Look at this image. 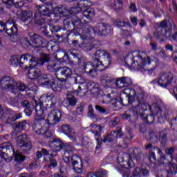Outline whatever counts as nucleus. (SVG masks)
<instances>
[{
    "instance_id": "f257e3e1",
    "label": "nucleus",
    "mask_w": 177,
    "mask_h": 177,
    "mask_svg": "<svg viewBox=\"0 0 177 177\" xmlns=\"http://www.w3.org/2000/svg\"><path fill=\"white\" fill-rule=\"evenodd\" d=\"M63 24L64 27H70V24L73 25V29L69 30L68 35L71 34L73 35H80V37H84L86 39H93L96 35V30H95L94 27L84 24L81 18L75 15L66 18Z\"/></svg>"
},
{
    "instance_id": "f03ea898",
    "label": "nucleus",
    "mask_w": 177,
    "mask_h": 177,
    "mask_svg": "<svg viewBox=\"0 0 177 177\" xmlns=\"http://www.w3.org/2000/svg\"><path fill=\"white\" fill-rule=\"evenodd\" d=\"M38 64L35 63V65L31 66V64L29 66V69L28 71V75L30 80H37V78H41L43 80L41 85H46L48 88H50L53 92H61L62 91V84H59L56 81V77L52 74H41V70L37 68Z\"/></svg>"
},
{
    "instance_id": "7ed1b4c3",
    "label": "nucleus",
    "mask_w": 177,
    "mask_h": 177,
    "mask_svg": "<svg viewBox=\"0 0 177 177\" xmlns=\"http://www.w3.org/2000/svg\"><path fill=\"white\" fill-rule=\"evenodd\" d=\"M138 106L136 107V111L134 114L135 117H138L140 114V117L143 120L146 124H153L154 122L156 114L151 111V114L147 115L145 111H147V109L150 110L151 105H149V103L146 101L147 97L143 93H139L138 95Z\"/></svg>"
},
{
    "instance_id": "20e7f679",
    "label": "nucleus",
    "mask_w": 177,
    "mask_h": 177,
    "mask_svg": "<svg viewBox=\"0 0 177 177\" xmlns=\"http://www.w3.org/2000/svg\"><path fill=\"white\" fill-rule=\"evenodd\" d=\"M150 64L151 63V59L150 57L146 58H143L140 54L137 55L136 56L133 57V58H128L125 59V64L129 67L131 68H134V70H140V71H148L149 74L153 73L154 68H151L149 69L146 68V64Z\"/></svg>"
},
{
    "instance_id": "39448f33",
    "label": "nucleus",
    "mask_w": 177,
    "mask_h": 177,
    "mask_svg": "<svg viewBox=\"0 0 177 177\" xmlns=\"http://www.w3.org/2000/svg\"><path fill=\"white\" fill-rule=\"evenodd\" d=\"M69 56L72 59V63L74 64H78V66H82L83 67V70L84 72L88 73L91 71L93 68H95L96 66L95 65V59L92 62H86L84 60V55L81 51L77 49L71 50L68 52Z\"/></svg>"
},
{
    "instance_id": "423d86ee",
    "label": "nucleus",
    "mask_w": 177,
    "mask_h": 177,
    "mask_svg": "<svg viewBox=\"0 0 177 177\" xmlns=\"http://www.w3.org/2000/svg\"><path fill=\"white\" fill-rule=\"evenodd\" d=\"M149 110L153 114H155V115H157V114L160 113V115L158 118V121L160 124H164L165 121L168 120L169 113L168 109H166V108L164 107L162 101L159 100L153 103L151 106H149Z\"/></svg>"
},
{
    "instance_id": "0eeeda50",
    "label": "nucleus",
    "mask_w": 177,
    "mask_h": 177,
    "mask_svg": "<svg viewBox=\"0 0 177 177\" xmlns=\"http://www.w3.org/2000/svg\"><path fill=\"white\" fill-rule=\"evenodd\" d=\"M0 149H1V150L4 151H6L8 154H12V156H14V161H15V162H21V164L24 162V160H26V156L20 153L19 151L15 152L13 145H12L10 142H3L1 144Z\"/></svg>"
},
{
    "instance_id": "6e6552de",
    "label": "nucleus",
    "mask_w": 177,
    "mask_h": 177,
    "mask_svg": "<svg viewBox=\"0 0 177 177\" xmlns=\"http://www.w3.org/2000/svg\"><path fill=\"white\" fill-rule=\"evenodd\" d=\"M9 37L16 35L17 34V25L13 20H9L6 24L5 22L0 21V32L5 31Z\"/></svg>"
},
{
    "instance_id": "1a4fd4ad",
    "label": "nucleus",
    "mask_w": 177,
    "mask_h": 177,
    "mask_svg": "<svg viewBox=\"0 0 177 177\" xmlns=\"http://www.w3.org/2000/svg\"><path fill=\"white\" fill-rule=\"evenodd\" d=\"M73 70L67 66L57 68V78L60 82H67L68 78H71Z\"/></svg>"
},
{
    "instance_id": "9d476101",
    "label": "nucleus",
    "mask_w": 177,
    "mask_h": 177,
    "mask_svg": "<svg viewBox=\"0 0 177 177\" xmlns=\"http://www.w3.org/2000/svg\"><path fill=\"white\" fill-rule=\"evenodd\" d=\"M51 59L50 55L41 52H36L32 55L33 63L39 66H43L45 63H50Z\"/></svg>"
},
{
    "instance_id": "9b49d317",
    "label": "nucleus",
    "mask_w": 177,
    "mask_h": 177,
    "mask_svg": "<svg viewBox=\"0 0 177 177\" xmlns=\"http://www.w3.org/2000/svg\"><path fill=\"white\" fill-rule=\"evenodd\" d=\"M28 37H29V45L33 48H42V45L46 42L44 37L34 32H29Z\"/></svg>"
},
{
    "instance_id": "f8f14e48",
    "label": "nucleus",
    "mask_w": 177,
    "mask_h": 177,
    "mask_svg": "<svg viewBox=\"0 0 177 177\" xmlns=\"http://www.w3.org/2000/svg\"><path fill=\"white\" fill-rule=\"evenodd\" d=\"M94 64L97 71H104V70H107L111 64V55L109 53L102 61L99 59H94Z\"/></svg>"
},
{
    "instance_id": "ddd939ff",
    "label": "nucleus",
    "mask_w": 177,
    "mask_h": 177,
    "mask_svg": "<svg viewBox=\"0 0 177 177\" xmlns=\"http://www.w3.org/2000/svg\"><path fill=\"white\" fill-rule=\"evenodd\" d=\"M0 85L3 89L15 91L17 86V82L10 76H3L0 80Z\"/></svg>"
},
{
    "instance_id": "4468645a",
    "label": "nucleus",
    "mask_w": 177,
    "mask_h": 177,
    "mask_svg": "<svg viewBox=\"0 0 177 177\" xmlns=\"http://www.w3.org/2000/svg\"><path fill=\"white\" fill-rule=\"evenodd\" d=\"M174 74L171 72L163 73L158 80V84L162 88H168L172 85Z\"/></svg>"
},
{
    "instance_id": "2eb2a0df",
    "label": "nucleus",
    "mask_w": 177,
    "mask_h": 177,
    "mask_svg": "<svg viewBox=\"0 0 177 177\" xmlns=\"http://www.w3.org/2000/svg\"><path fill=\"white\" fill-rule=\"evenodd\" d=\"M142 150L138 148H133L131 149L130 153H129V160L127 162V165L129 168H133L135 167V163L132 158H135L137 161H140L142 160Z\"/></svg>"
},
{
    "instance_id": "dca6fc26",
    "label": "nucleus",
    "mask_w": 177,
    "mask_h": 177,
    "mask_svg": "<svg viewBox=\"0 0 177 177\" xmlns=\"http://www.w3.org/2000/svg\"><path fill=\"white\" fill-rule=\"evenodd\" d=\"M46 124V120H45V117L36 116L34 123L32 124V129L37 135H41L44 133V130L45 127L44 125Z\"/></svg>"
},
{
    "instance_id": "f3484780",
    "label": "nucleus",
    "mask_w": 177,
    "mask_h": 177,
    "mask_svg": "<svg viewBox=\"0 0 177 177\" xmlns=\"http://www.w3.org/2000/svg\"><path fill=\"white\" fill-rule=\"evenodd\" d=\"M71 165L73 167L74 172L82 174V171H84V162H82L81 157L77 155L72 156V164Z\"/></svg>"
},
{
    "instance_id": "a211bd4d",
    "label": "nucleus",
    "mask_w": 177,
    "mask_h": 177,
    "mask_svg": "<svg viewBox=\"0 0 177 177\" xmlns=\"http://www.w3.org/2000/svg\"><path fill=\"white\" fill-rule=\"evenodd\" d=\"M171 34H172L171 28L165 30H162L161 28H156V31L153 32V36L156 39H158L159 42H164L167 38L171 37Z\"/></svg>"
},
{
    "instance_id": "6ab92c4d",
    "label": "nucleus",
    "mask_w": 177,
    "mask_h": 177,
    "mask_svg": "<svg viewBox=\"0 0 177 177\" xmlns=\"http://www.w3.org/2000/svg\"><path fill=\"white\" fill-rule=\"evenodd\" d=\"M43 101L46 108L55 109L56 107V103H57V98L52 93H48L43 97Z\"/></svg>"
},
{
    "instance_id": "aec40b11",
    "label": "nucleus",
    "mask_w": 177,
    "mask_h": 177,
    "mask_svg": "<svg viewBox=\"0 0 177 177\" xmlns=\"http://www.w3.org/2000/svg\"><path fill=\"white\" fill-rule=\"evenodd\" d=\"M62 118V111L59 109H54L48 113L47 119L49 125H56Z\"/></svg>"
},
{
    "instance_id": "412c9836",
    "label": "nucleus",
    "mask_w": 177,
    "mask_h": 177,
    "mask_svg": "<svg viewBox=\"0 0 177 177\" xmlns=\"http://www.w3.org/2000/svg\"><path fill=\"white\" fill-rule=\"evenodd\" d=\"M125 155L123 153H118L117 160L119 162V166H118V169L120 174H123L124 177H129L130 171L129 167L127 168L124 165H121V162H124V156Z\"/></svg>"
},
{
    "instance_id": "4be33fe9",
    "label": "nucleus",
    "mask_w": 177,
    "mask_h": 177,
    "mask_svg": "<svg viewBox=\"0 0 177 177\" xmlns=\"http://www.w3.org/2000/svg\"><path fill=\"white\" fill-rule=\"evenodd\" d=\"M111 26L108 24L100 23L97 28V32L100 37H106L109 34H111Z\"/></svg>"
},
{
    "instance_id": "5701e85b",
    "label": "nucleus",
    "mask_w": 177,
    "mask_h": 177,
    "mask_svg": "<svg viewBox=\"0 0 177 177\" xmlns=\"http://www.w3.org/2000/svg\"><path fill=\"white\" fill-rule=\"evenodd\" d=\"M31 63V64H34V61L32 60V55L30 54H25L22 55L20 57L19 62L18 64V66L21 67V68H24L26 70L27 68V63Z\"/></svg>"
},
{
    "instance_id": "b1692460",
    "label": "nucleus",
    "mask_w": 177,
    "mask_h": 177,
    "mask_svg": "<svg viewBox=\"0 0 177 177\" xmlns=\"http://www.w3.org/2000/svg\"><path fill=\"white\" fill-rule=\"evenodd\" d=\"M115 85L118 88H126L132 85V79L128 77H122L115 80Z\"/></svg>"
},
{
    "instance_id": "393cba45",
    "label": "nucleus",
    "mask_w": 177,
    "mask_h": 177,
    "mask_svg": "<svg viewBox=\"0 0 177 177\" xmlns=\"http://www.w3.org/2000/svg\"><path fill=\"white\" fill-rule=\"evenodd\" d=\"M121 104L124 106H127V104H131L133 106V109L134 111H136V106H138V98H137V104H136L135 101H132L126 93H124L120 97Z\"/></svg>"
},
{
    "instance_id": "a878e982",
    "label": "nucleus",
    "mask_w": 177,
    "mask_h": 177,
    "mask_svg": "<svg viewBox=\"0 0 177 177\" xmlns=\"http://www.w3.org/2000/svg\"><path fill=\"white\" fill-rule=\"evenodd\" d=\"M77 4L78 8L73 7L71 10V13L72 15H77V13L81 12V9H82V8H88V6H89V2L88 0H77Z\"/></svg>"
},
{
    "instance_id": "bb28decb",
    "label": "nucleus",
    "mask_w": 177,
    "mask_h": 177,
    "mask_svg": "<svg viewBox=\"0 0 177 177\" xmlns=\"http://www.w3.org/2000/svg\"><path fill=\"white\" fill-rule=\"evenodd\" d=\"M63 142L60 140V139H54L50 144V147L53 150V153L56 154L57 151H60L63 150Z\"/></svg>"
},
{
    "instance_id": "cd10ccee",
    "label": "nucleus",
    "mask_w": 177,
    "mask_h": 177,
    "mask_svg": "<svg viewBox=\"0 0 177 177\" xmlns=\"http://www.w3.org/2000/svg\"><path fill=\"white\" fill-rule=\"evenodd\" d=\"M2 2L4 3L5 5H8V6L14 5L15 8L17 9H20V8L24 6V0H2Z\"/></svg>"
},
{
    "instance_id": "c85d7f7f",
    "label": "nucleus",
    "mask_w": 177,
    "mask_h": 177,
    "mask_svg": "<svg viewBox=\"0 0 177 177\" xmlns=\"http://www.w3.org/2000/svg\"><path fill=\"white\" fill-rule=\"evenodd\" d=\"M101 84L104 88H106L110 85V84H113V81H115L114 77H111L109 74H104L101 76Z\"/></svg>"
},
{
    "instance_id": "c756f323",
    "label": "nucleus",
    "mask_w": 177,
    "mask_h": 177,
    "mask_svg": "<svg viewBox=\"0 0 177 177\" xmlns=\"http://www.w3.org/2000/svg\"><path fill=\"white\" fill-rule=\"evenodd\" d=\"M27 124V120H24L22 122H16L12 125V128L15 130L14 133H12L13 138L17 136L15 134V132H20L24 129V127Z\"/></svg>"
},
{
    "instance_id": "7c9ffc66",
    "label": "nucleus",
    "mask_w": 177,
    "mask_h": 177,
    "mask_svg": "<svg viewBox=\"0 0 177 177\" xmlns=\"http://www.w3.org/2000/svg\"><path fill=\"white\" fill-rule=\"evenodd\" d=\"M156 153H158V154H162V151H161V149H160V148L158 147L152 148L151 152H150L149 156L148 157V159L151 164H156V162H157Z\"/></svg>"
},
{
    "instance_id": "2f4dec72",
    "label": "nucleus",
    "mask_w": 177,
    "mask_h": 177,
    "mask_svg": "<svg viewBox=\"0 0 177 177\" xmlns=\"http://www.w3.org/2000/svg\"><path fill=\"white\" fill-rule=\"evenodd\" d=\"M44 100L35 101L36 117H44Z\"/></svg>"
},
{
    "instance_id": "473e14b6",
    "label": "nucleus",
    "mask_w": 177,
    "mask_h": 177,
    "mask_svg": "<svg viewBox=\"0 0 177 177\" xmlns=\"http://www.w3.org/2000/svg\"><path fill=\"white\" fill-rule=\"evenodd\" d=\"M20 104L21 107H24V113L26 114L28 117H30L31 114H32V108H31L30 102L27 100H24L20 102Z\"/></svg>"
},
{
    "instance_id": "72a5a7b5",
    "label": "nucleus",
    "mask_w": 177,
    "mask_h": 177,
    "mask_svg": "<svg viewBox=\"0 0 177 177\" xmlns=\"http://www.w3.org/2000/svg\"><path fill=\"white\" fill-rule=\"evenodd\" d=\"M31 18H32V11L30 10H22L19 16L20 20L24 23L28 21Z\"/></svg>"
},
{
    "instance_id": "f704fd0d",
    "label": "nucleus",
    "mask_w": 177,
    "mask_h": 177,
    "mask_svg": "<svg viewBox=\"0 0 177 177\" xmlns=\"http://www.w3.org/2000/svg\"><path fill=\"white\" fill-rule=\"evenodd\" d=\"M91 127L94 128L95 131H91L93 133H94L95 136H97L96 138L97 142H101L102 140V134L100 133L103 130V127L102 126H99L97 124H91Z\"/></svg>"
},
{
    "instance_id": "c9c22d12",
    "label": "nucleus",
    "mask_w": 177,
    "mask_h": 177,
    "mask_svg": "<svg viewBox=\"0 0 177 177\" xmlns=\"http://www.w3.org/2000/svg\"><path fill=\"white\" fill-rule=\"evenodd\" d=\"M140 173L142 174L143 176H149V170L142 167L141 169L140 167H136L131 177H140Z\"/></svg>"
},
{
    "instance_id": "e433bc0d",
    "label": "nucleus",
    "mask_w": 177,
    "mask_h": 177,
    "mask_svg": "<svg viewBox=\"0 0 177 177\" xmlns=\"http://www.w3.org/2000/svg\"><path fill=\"white\" fill-rule=\"evenodd\" d=\"M167 135L168 130H163L160 133L159 142H160L162 147H165V146H167L168 142V138H167Z\"/></svg>"
},
{
    "instance_id": "4c0bfd02",
    "label": "nucleus",
    "mask_w": 177,
    "mask_h": 177,
    "mask_svg": "<svg viewBox=\"0 0 177 177\" xmlns=\"http://www.w3.org/2000/svg\"><path fill=\"white\" fill-rule=\"evenodd\" d=\"M87 117L91 120L95 119L96 121H100V120H102L100 116L95 113V110L93 109L92 104H90L88 106Z\"/></svg>"
},
{
    "instance_id": "58836bf2",
    "label": "nucleus",
    "mask_w": 177,
    "mask_h": 177,
    "mask_svg": "<svg viewBox=\"0 0 177 177\" xmlns=\"http://www.w3.org/2000/svg\"><path fill=\"white\" fill-rule=\"evenodd\" d=\"M43 33L45 37L47 38H53V30L52 29V24H47L46 26H42Z\"/></svg>"
},
{
    "instance_id": "ea45409f",
    "label": "nucleus",
    "mask_w": 177,
    "mask_h": 177,
    "mask_svg": "<svg viewBox=\"0 0 177 177\" xmlns=\"http://www.w3.org/2000/svg\"><path fill=\"white\" fill-rule=\"evenodd\" d=\"M34 19L36 24L41 26V27H44V26H46L48 24V23H46V18L42 17V16L38 15L37 12H35L34 15Z\"/></svg>"
},
{
    "instance_id": "a19ab883",
    "label": "nucleus",
    "mask_w": 177,
    "mask_h": 177,
    "mask_svg": "<svg viewBox=\"0 0 177 177\" xmlns=\"http://www.w3.org/2000/svg\"><path fill=\"white\" fill-rule=\"evenodd\" d=\"M55 13L52 14L54 17H57V19H60V15L62 16H66L67 15V9L65 7H57L55 10Z\"/></svg>"
},
{
    "instance_id": "79ce46f5",
    "label": "nucleus",
    "mask_w": 177,
    "mask_h": 177,
    "mask_svg": "<svg viewBox=\"0 0 177 177\" xmlns=\"http://www.w3.org/2000/svg\"><path fill=\"white\" fill-rule=\"evenodd\" d=\"M72 78L73 79L74 84H80V85H85V84H86V81L88 80V79H85L81 75L78 74L73 76Z\"/></svg>"
},
{
    "instance_id": "37998d69",
    "label": "nucleus",
    "mask_w": 177,
    "mask_h": 177,
    "mask_svg": "<svg viewBox=\"0 0 177 177\" xmlns=\"http://www.w3.org/2000/svg\"><path fill=\"white\" fill-rule=\"evenodd\" d=\"M123 93H125L126 95H127L131 100L132 102H135L134 99L135 96H136V91H135V89L127 88L124 89Z\"/></svg>"
},
{
    "instance_id": "c03bdc74",
    "label": "nucleus",
    "mask_w": 177,
    "mask_h": 177,
    "mask_svg": "<svg viewBox=\"0 0 177 177\" xmlns=\"http://www.w3.org/2000/svg\"><path fill=\"white\" fill-rule=\"evenodd\" d=\"M83 16L88 19V20H92V18L95 16V10L93 8H87L83 11Z\"/></svg>"
},
{
    "instance_id": "a18cd8bd",
    "label": "nucleus",
    "mask_w": 177,
    "mask_h": 177,
    "mask_svg": "<svg viewBox=\"0 0 177 177\" xmlns=\"http://www.w3.org/2000/svg\"><path fill=\"white\" fill-rule=\"evenodd\" d=\"M160 158L159 160V164L160 165H163L164 167H169V165L172 162V159H171L170 160L167 159V157L165 156V155L162 154H160Z\"/></svg>"
},
{
    "instance_id": "49530a36",
    "label": "nucleus",
    "mask_w": 177,
    "mask_h": 177,
    "mask_svg": "<svg viewBox=\"0 0 177 177\" xmlns=\"http://www.w3.org/2000/svg\"><path fill=\"white\" fill-rule=\"evenodd\" d=\"M4 151V150L0 149V164L2 162V158H3L6 162H10L12 161V156H8V153Z\"/></svg>"
},
{
    "instance_id": "de8ad7c7",
    "label": "nucleus",
    "mask_w": 177,
    "mask_h": 177,
    "mask_svg": "<svg viewBox=\"0 0 177 177\" xmlns=\"http://www.w3.org/2000/svg\"><path fill=\"white\" fill-rule=\"evenodd\" d=\"M149 140L151 142H157L158 140V136H157L156 132L153 130H150L145 136V138L147 140H149Z\"/></svg>"
},
{
    "instance_id": "09e8293b",
    "label": "nucleus",
    "mask_w": 177,
    "mask_h": 177,
    "mask_svg": "<svg viewBox=\"0 0 177 177\" xmlns=\"http://www.w3.org/2000/svg\"><path fill=\"white\" fill-rule=\"evenodd\" d=\"M108 54L109 53L104 50H97L94 53V59H99V60H102L105 56H107Z\"/></svg>"
},
{
    "instance_id": "8fccbe9b",
    "label": "nucleus",
    "mask_w": 177,
    "mask_h": 177,
    "mask_svg": "<svg viewBox=\"0 0 177 177\" xmlns=\"http://www.w3.org/2000/svg\"><path fill=\"white\" fill-rule=\"evenodd\" d=\"M19 147L24 153H28V151H30V150H31L32 148V144L30 142V141L28 140L25 143L22 144V145H21Z\"/></svg>"
},
{
    "instance_id": "3c124183",
    "label": "nucleus",
    "mask_w": 177,
    "mask_h": 177,
    "mask_svg": "<svg viewBox=\"0 0 177 177\" xmlns=\"http://www.w3.org/2000/svg\"><path fill=\"white\" fill-rule=\"evenodd\" d=\"M168 170L167 174L168 175H176L177 174V165L175 163L171 162V164L167 166Z\"/></svg>"
},
{
    "instance_id": "603ef678",
    "label": "nucleus",
    "mask_w": 177,
    "mask_h": 177,
    "mask_svg": "<svg viewBox=\"0 0 177 177\" xmlns=\"http://www.w3.org/2000/svg\"><path fill=\"white\" fill-rule=\"evenodd\" d=\"M37 13L39 16H47L48 17L51 15L50 9L46 7H40V8H39V12Z\"/></svg>"
},
{
    "instance_id": "864d4df0",
    "label": "nucleus",
    "mask_w": 177,
    "mask_h": 177,
    "mask_svg": "<svg viewBox=\"0 0 177 177\" xmlns=\"http://www.w3.org/2000/svg\"><path fill=\"white\" fill-rule=\"evenodd\" d=\"M115 136V131H111V133L108 134L104 139L102 138L101 142H104V143H106V142H113V140L117 139V137Z\"/></svg>"
},
{
    "instance_id": "5fc2aeb1",
    "label": "nucleus",
    "mask_w": 177,
    "mask_h": 177,
    "mask_svg": "<svg viewBox=\"0 0 177 177\" xmlns=\"http://www.w3.org/2000/svg\"><path fill=\"white\" fill-rule=\"evenodd\" d=\"M15 90L19 91V92H28V91H30V87L26 86L24 84L17 82V86Z\"/></svg>"
},
{
    "instance_id": "6e6d98bb",
    "label": "nucleus",
    "mask_w": 177,
    "mask_h": 177,
    "mask_svg": "<svg viewBox=\"0 0 177 177\" xmlns=\"http://www.w3.org/2000/svg\"><path fill=\"white\" fill-rule=\"evenodd\" d=\"M28 140L27 139V134H21L17 136V145L21 147L24 143H25Z\"/></svg>"
},
{
    "instance_id": "4d7b16f0",
    "label": "nucleus",
    "mask_w": 177,
    "mask_h": 177,
    "mask_svg": "<svg viewBox=\"0 0 177 177\" xmlns=\"http://www.w3.org/2000/svg\"><path fill=\"white\" fill-rule=\"evenodd\" d=\"M66 99L69 103L70 106H77V100L75 96L71 93H68L66 95Z\"/></svg>"
},
{
    "instance_id": "13d9d810",
    "label": "nucleus",
    "mask_w": 177,
    "mask_h": 177,
    "mask_svg": "<svg viewBox=\"0 0 177 177\" xmlns=\"http://www.w3.org/2000/svg\"><path fill=\"white\" fill-rule=\"evenodd\" d=\"M57 64L56 62H49L47 64V70L49 73H55L56 76L57 75V68H56Z\"/></svg>"
},
{
    "instance_id": "bf43d9fd",
    "label": "nucleus",
    "mask_w": 177,
    "mask_h": 177,
    "mask_svg": "<svg viewBox=\"0 0 177 177\" xmlns=\"http://www.w3.org/2000/svg\"><path fill=\"white\" fill-rule=\"evenodd\" d=\"M86 108V103L85 102H81L78 104L77 109H76V114L77 115H82L84 114V110Z\"/></svg>"
},
{
    "instance_id": "052dcab7",
    "label": "nucleus",
    "mask_w": 177,
    "mask_h": 177,
    "mask_svg": "<svg viewBox=\"0 0 177 177\" xmlns=\"http://www.w3.org/2000/svg\"><path fill=\"white\" fill-rule=\"evenodd\" d=\"M19 118H21V113H17L14 115L7 116L6 122L7 124H10V122H12L13 121H17V120H19Z\"/></svg>"
},
{
    "instance_id": "680f3d73",
    "label": "nucleus",
    "mask_w": 177,
    "mask_h": 177,
    "mask_svg": "<svg viewBox=\"0 0 177 177\" xmlns=\"http://www.w3.org/2000/svg\"><path fill=\"white\" fill-rule=\"evenodd\" d=\"M95 109L100 114H106V115L109 114V110H107V109L103 106L96 104Z\"/></svg>"
},
{
    "instance_id": "e2e57ef3",
    "label": "nucleus",
    "mask_w": 177,
    "mask_h": 177,
    "mask_svg": "<svg viewBox=\"0 0 177 177\" xmlns=\"http://www.w3.org/2000/svg\"><path fill=\"white\" fill-rule=\"evenodd\" d=\"M80 46L83 50H85V52H89L93 49V46H92L91 43L82 42Z\"/></svg>"
},
{
    "instance_id": "0e129e2a",
    "label": "nucleus",
    "mask_w": 177,
    "mask_h": 177,
    "mask_svg": "<svg viewBox=\"0 0 177 177\" xmlns=\"http://www.w3.org/2000/svg\"><path fill=\"white\" fill-rule=\"evenodd\" d=\"M115 26L116 27H125V26H129V27H132V25H131V23L128 21H121L120 19H117L115 21Z\"/></svg>"
},
{
    "instance_id": "69168bd1",
    "label": "nucleus",
    "mask_w": 177,
    "mask_h": 177,
    "mask_svg": "<svg viewBox=\"0 0 177 177\" xmlns=\"http://www.w3.org/2000/svg\"><path fill=\"white\" fill-rule=\"evenodd\" d=\"M19 62L20 59H19V57L17 55L12 56L10 59V65L14 66V67H17Z\"/></svg>"
},
{
    "instance_id": "338daca9",
    "label": "nucleus",
    "mask_w": 177,
    "mask_h": 177,
    "mask_svg": "<svg viewBox=\"0 0 177 177\" xmlns=\"http://www.w3.org/2000/svg\"><path fill=\"white\" fill-rule=\"evenodd\" d=\"M95 177H107V170L100 169L95 172Z\"/></svg>"
},
{
    "instance_id": "774afa93",
    "label": "nucleus",
    "mask_w": 177,
    "mask_h": 177,
    "mask_svg": "<svg viewBox=\"0 0 177 177\" xmlns=\"http://www.w3.org/2000/svg\"><path fill=\"white\" fill-rule=\"evenodd\" d=\"M84 85H85V86H86V89H88V91H91L97 84L96 83H95L94 82L87 80V81L86 82Z\"/></svg>"
}]
</instances>
